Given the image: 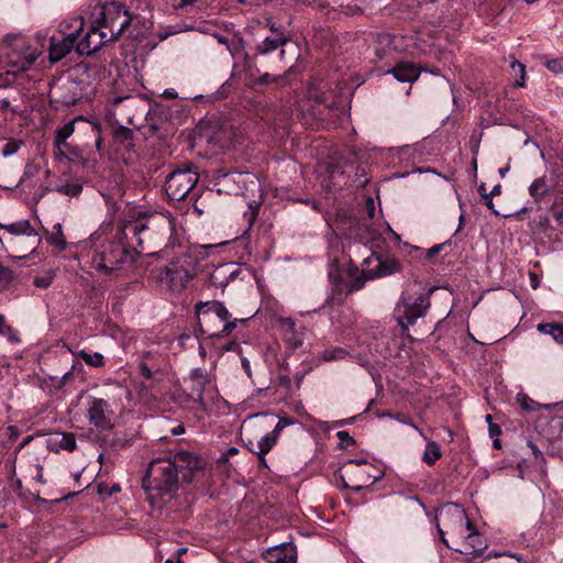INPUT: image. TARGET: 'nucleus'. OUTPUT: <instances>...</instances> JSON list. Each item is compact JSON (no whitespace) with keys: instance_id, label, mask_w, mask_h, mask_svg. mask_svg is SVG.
<instances>
[{"instance_id":"nucleus-8","label":"nucleus","mask_w":563,"mask_h":563,"mask_svg":"<svg viewBox=\"0 0 563 563\" xmlns=\"http://www.w3.org/2000/svg\"><path fill=\"white\" fill-rule=\"evenodd\" d=\"M91 21L101 30L107 31L115 41L130 25L131 15L124 5L119 2H106L98 4L91 12Z\"/></svg>"},{"instance_id":"nucleus-37","label":"nucleus","mask_w":563,"mask_h":563,"mask_svg":"<svg viewBox=\"0 0 563 563\" xmlns=\"http://www.w3.org/2000/svg\"><path fill=\"white\" fill-rule=\"evenodd\" d=\"M54 277L55 275L53 272H46L44 275L36 276L34 278V285L37 288L46 289L52 285Z\"/></svg>"},{"instance_id":"nucleus-12","label":"nucleus","mask_w":563,"mask_h":563,"mask_svg":"<svg viewBox=\"0 0 563 563\" xmlns=\"http://www.w3.org/2000/svg\"><path fill=\"white\" fill-rule=\"evenodd\" d=\"M0 230L3 231V234H0V242L2 245H12L15 238L26 236L29 239L30 253H34L42 241L41 236L31 225L29 220H20L8 224L0 222Z\"/></svg>"},{"instance_id":"nucleus-25","label":"nucleus","mask_w":563,"mask_h":563,"mask_svg":"<svg viewBox=\"0 0 563 563\" xmlns=\"http://www.w3.org/2000/svg\"><path fill=\"white\" fill-rule=\"evenodd\" d=\"M386 74H391L399 82H413L419 78V70L411 63H399Z\"/></svg>"},{"instance_id":"nucleus-42","label":"nucleus","mask_w":563,"mask_h":563,"mask_svg":"<svg viewBox=\"0 0 563 563\" xmlns=\"http://www.w3.org/2000/svg\"><path fill=\"white\" fill-rule=\"evenodd\" d=\"M298 2L318 10L328 9L329 0H297Z\"/></svg>"},{"instance_id":"nucleus-18","label":"nucleus","mask_w":563,"mask_h":563,"mask_svg":"<svg viewBox=\"0 0 563 563\" xmlns=\"http://www.w3.org/2000/svg\"><path fill=\"white\" fill-rule=\"evenodd\" d=\"M186 382L190 385L191 399L198 405L199 408L203 409L206 407L203 393L207 385H209L211 382L208 372L202 368H195L190 372Z\"/></svg>"},{"instance_id":"nucleus-63","label":"nucleus","mask_w":563,"mask_h":563,"mask_svg":"<svg viewBox=\"0 0 563 563\" xmlns=\"http://www.w3.org/2000/svg\"><path fill=\"white\" fill-rule=\"evenodd\" d=\"M121 490V487L119 484H114L109 488V492H107V496H112L115 493H119Z\"/></svg>"},{"instance_id":"nucleus-19","label":"nucleus","mask_w":563,"mask_h":563,"mask_svg":"<svg viewBox=\"0 0 563 563\" xmlns=\"http://www.w3.org/2000/svg\"><path fill=\"white\" fill-rule=\"evenodd\" d=\"M241 274L239 264L234 262L223 263L210 273V284L224 289L230 282L235 280Z\"/></svg>"},{"instance_id":"nucleus-34","label":"nucleus","mask_w":563,"mask_h":563,"mask_svg":"<svg viewBox=\"0 0 563 563\" xmlns=\"http://www.w3.org/2000/svg\"><path fill=\"white\" fill-rule=\"evenodd\" d=\"M23 145V140L11 139L1 148V154L3 157H10L16 154Z\"/></svg>"},{"instance_id":"nucleus-59","label":"nucleus","mask_w":563,"mask_h":563,"mask_svg":"<svg viewBox=\"0 0 563 563\" xmlns=\"http://www.w3.org/2000/svg\"><path fill=\"white\" fill-rule=\"evenodd\" d=\"M501 433L500 427L495 423H490L489 426V435L490 437H497Z\"/></svg>"},{"instance_id":"nucleus-16","label":"nucleus","mask_w":563,"mask_h":563,"mask_svg":"<svg viewBox=\"0 0 563 563\" xmlns=\"http://www.w3.org/2000/svg\"><path fill=\"white\" fill-rule=\"evenodd\" d=\"M55 100L64 106H74L82 98V91L78 81L66 79L52 88Z\"/></svg>"},{"instance_id":"nucleus-57","label":"nucleus","mask_w":563,"mask_h":563,"mask_svg":"<svg viewBox=\"0 0 563 563\" xmlns=\"http://www.w3.org/2000/svg\"><path fill=\"white\" fill-rule=\"evenodd\" d=\"M275 81H277V77L276 76H272L268 73L264 74L260 78V84H263V85H268V84L275 82Z\"/></svg>"},{"instance_id":"nucleus-53","label":"nucleus","mask_w":563,"mask_h":563,"mask_svg":"<svg viewBox=\"0 0 563 563\" xmlns=\"http://www.w3.org/2000/svg\"><path fill=\"white\" fill-rule=\"evenodd\" d=\"M200 197V190L198 191V195L192 198V196H190L188 199L190 201H194L192 203V207H194V211L198 214V216H201L203 213V209L198 205V199Z\"/></svg>"},{"instance_id":"nucleus-10","label":"nucleus","mask_w":563,"mask_h":563,"mask_svg":"<svg viewBox=\"0 0 563 563\" xmlns=\"http://www.w3.org/2000/svg\"><path fill=\"white\" fill-rule=\"evenodd\" d=\"M199 174L192 163H185L175 168L166 178L165 191L172 200H184L198 195Z\"/></svg>"},{"instance_id":"nucleus-6","label":"nucleus","mask_w":563,"mask_h":563,"mask_svg":"<svg viewBox=\"0 0 563 563\" xmlns=\"http://www.w3.org/2000/svg\"><path fill=\"white\" fill-rule=\"evenodd\" d=\"M84 25L85 21L81 16H74L64 21L59 26L62 33H66L67 29L75 33V51L79 55H91L107 42L113 41L112 35H108L107 31L101 30L92 21L86 31Z\"/></svg>"},{"instance_id":"nucleus-52","label":"nucleus","mask_w":563,"mask_h":563,"mask_svg":"<svg viewBox=\"0 0 563 563\" xmlns=\"http://www.w3.org/2000/svg\"><path fill=\"white\" fill-rule=\"evenodd\" d=\"M123 101H128L130 103H134V102L139 101V98L133 97V96H119V97H114L113 98V103L114 104L121 103Z\"/></svg>"},{"instance_id":"nucleus-30","label":"nucleus","mask_w":563,"mask_h":563,"mask_svg":"<svg viewBox=\"0 0 563 563\" xmlns=\"http://www.w3.org/2000/svg\"><path fill=\"white\" fill-rule=\"evenodd\" d=\"M47 242L56 247L58 251H64L67 247V242L63 234V229L60 223H56L53 228V232L47 233L46 238Z\"/></svg>"},{"instance_id":"nucleus-35","label":"nucleus","mask_w":563,"mask_h":563,"mask_svg":"<svg viewBox=\"0 0 563 563\" xmlns=\"http://www.w3.org/2000/svg\"><path fill=\"white\" fill-rule=\"evenodd\" d=\"M347 356V352L342 347L328 349L322 352V360L325 362L343 360Z\"/></svg>"},{"instance_id":"nucleus-17","label":"nucleus","mask_w":563,"mask_h":563,"mask_svg":"<svg viewBox=\"0 0 563 563\" xmlns=\"http://www.w3.org/2000/svg\"><path fill=\"white\" fill-rule=\"evenodd\" d=\"M63 37H51L48 47V58L52 64L62 60L68 53L75 48L76 36L70 29H67L66 33H63Z\"/></svg>"},{"instance_id":"nucleus-36","label":"nucleus","mask_w":563,"mask_h":563,"mask_svg":"<svg viewBox=\"0 0 563 563\" xmlns=\"http://www.w3.org/2000/svg\"><path fill=\"white\" fill-rule=\"evenodd\" d=\"M517 400L521 408L526 411H534L539 407V405L526 394H518Z\"/></svg>"},{"instance_id":"nucleus-60","label":"nucleus","mask_w":563,"mask_h":563,"mask_svg":"<svg viewBox=\"0 0 563 563\" xmlns=\"http://www.w3.org/2000/svg\"><path fill=\"white\" fill-rule=\"evenodd\" d=\"M285 429V427L278 421L277 424L274 427L273 431L271 432L272 435H274L276 439H278L280 432Z\"/></svg>"},{"instance_id":"nucleus-38","label":"nucleus","mask_w":563,"mask_h":563,"mask_svg":"<svg viewBox=\"0 0 563 563\" xmlns=\"http://www.w3.org/2000/svg\"><path fill=\"white\" fill-rule=\"evenodd\" d=\"M548 70L554 75H563V58H552L544 63Z\"/></svg>"},{"instance_id":"nucleus-49","label":"nucleus","mask_w":563,"mask_h":563,"mask_svg":"<svg viewBox=\"0 0 563 563\" xmlns=\"http://www.w3.org/2000/svg\"><path fill=\"white\" fill-rule=\"evenodd\" d=\"M280 323H282V327L284 329V334H288V332L290 333V332L296 331L295 330L296 323H295V321L292 319H290V318L283 319L280 321Z\"/></svg>"},{"instance_id":"nucleus-24","label":"nucleus","mask_w":563,"mask_h":563,"mask_svg":"<svg viewBox=\"0 0 563 563\" xmlns=\"http://www.w3.org/2000/svg\"><path fill=\"white\" fill-rule=\"evenodd\" d=\"M47 445L55 451L66 450L73 452L76 449V438L70 432H56L49 437Z\"/></svg>"},{"instance_id":"nucleus-5","label":"nucleus","mask_w":563,"mask_h":563,"mask_svg":"<svg viewBox=\"0 0 563 563\" xmlns=\"http://www.w3.org/2000/svg\"><path fill=\"white\" fill-rule=\"evenodd\" d=\"M118 242L108 241L97 245L90 254L91 267L103 275H112L132 267L135 254L123 243L124 239Z\"/></svg>"},{"instance_id":"nucleus-4","label":"nucleus","mask_w":563,"mask_h":563,"mask_svg":"<svg viewBox=\"0 0 563 563\" xmlns=\"http://www.w3.org/2000/svg\"><path fill=\"white\" fill-rule=\"evenodd\" d=\"M197 328L208 338H224L230 335L239 323L247 318H231V313L219 300L198 301L195 305Z\"/></svg>"},{"instance_id":"nucleus-13","label":"nucleus","mask_w":563,"mask_h":563,"mask_svg":"<svg viewBox=\"0 0 563 563\" xmlns=\"http://www.w3.org/2000/svg\"><path fill=\"white\" fill-rule=\"evenodd\" d=\"M365 465H367V462L363 459L349 461L345 465L344 474L341 475V479L345 488L360 492L363 487L373 484L378 479V476H372L362 468Z\"/></svg>"},{"instance_id":"nucleus-47","label":"nucleus","mask_w":563,"mask_h":563,"mask_svg":"<svg viewBox=\"0 0 563 563\" xmlns=\"http://www.w3.org/2000/svg\"><path fill=\"white\" fill-rule=\"evenodd\" d=\"M284 336L288 344L291 345L292 347H297L298 345L301 344V338L297 334L296 331L290 333L288 332V334H284Z\"/></svg>"},{"instance_id":"nucleus-50","label":"nucleus","mask_w":563,"mask_h":563,"mask_svg":"<svg viewBox=\"0 0 563 563\" xmlns=\"http://www.w3.org/2000/svg\"><path fill=\"white\" fill-rule=\"evenodd\" d=\"M257 213H258V210L257 208H251L250 211L245 212L244 213V217L249 223V229L253 225V223L255 222L256 218H257Z\"/></svg>"},{"instance_id":"nucleus-15","label":"nucleus","mask_w":563,"mask_h":563,"mask_svg":"<svg viewBox=\"0 0 563 563\" xmlns=\"http://www.w3.org/2000/svg\"><path fill=\"white\" fill-rule=\"evenodd\" d=\"M112 411L109 408V404L102 398L91 397L88 400L86 417L90 424L96 429L108 430L111 429L112 423Z\"/></svg>"},{"instance_id":"nucleus-27","label":"nucleus","mask_w":563,"mask_h":563,"mask_svg":"<svg viewBox=\"0 0 563 563\" xmlns=\"http://www.w3.org/2000/svg\"><path fill=\"white\" fill-rule=\"evenodd\" d=\"M74 131V122H68L56 130L55 145L58 147L60 154H63V150H69L70 146L67 140L73 135Z\"/></svg>"},{"instance_id":"nucleus-62","label":"nucleus","mask_w":563,"mask_h":563,"mask_svg":"<svg viewBox=\"0 0 563 563\" xmlns=\"http://www.w3.org/2000/svg\"><path fill=\"white\" fill-rule=\"evenodd\" d=\"M97 492L99 495L103 496V495H107V492H109V488L106 484H98Z\"/></svg>"},{"instance_id":"nucleus-55","label":"nucleus","mask_w":563,"mask_h":563,"mask_svg":"<svg viewBox=\"0 0 563 563\" xmlns=\"http://www.w3.org/2000/svg\"><path fill=\"white\" fill-rule=\"evenodd\" d=\"M11 71H8L7 74H0V88H5L11 84Z\"/></svg>"},{"instance_id":"nucleus-39","label":"nucleus","mask_w":563,"mask_h":563,"mask_svg":"<svg viewBox=\"0 0 563 563\" xmlns=\"http://www.w3.org/2000/svg\"><path fill=\"white\" fill-rule=\"evenodd\" d=\"M467 544L473 549L471 553H474L475 555H482L483 552L487 549V543L485 541L478 540V539H466Z\"/></svg>"},{"instance_id":"nucleus-61","label":"nucleus","mask_w":563,"mask_h":563,"mask_svg":"<svg viewBox=\"0 0 563 563\" xmlns=\"http://www.w3.org/2000/svg\"><path fill=\"white\" fill-rule=\"evenodd\" d=\"M278 421L286 428L288 426H291L296 422L295 419L292 418H289V417H283V418H279Z\"/></svg>"},{"instance_id":"nucleus-28","label":"nucleus","mask_w":563,"mask_h":563,"mask_svg":"<svg viewBox=\"0 0 563 563\" xmlns=\"http://www.w3.org/2000/svg\"><path fill=\"white\" fill-rule=\"evenodd\" d=\"M276 442L277 439L268 433L261 438V440L257 441L255 448H252L251 451L258 456V460L264 461V455H266L275 446Z\"/></svg>"},{"instance_id":"nucleus-56","label":"nucleus","mask_w":563,"mask_h":563,"mask_svg":"<svg viewBox=\"0 0 563 563\" xmlns=\"http://www.w3.org/2000/svg\"><path fill=\"white\" fill-rule=\"evenodd\" d=\"M366 209H367V216L369 219H372L374 217V212H375V205H374V199L368 197L366 199Z\"/></svg>"},{"instance_id":"nucleus-20","label":"nucleus","mask_w":563,"mask_h":563,"mask_svg":"<svg viewBox=\"0 0 563 563\" xmlns=\"http://www.w3.org/2000/svg\"><path fill=\"white\" fill-rule=\"evenodd\" d=\"M556 186L555 173L544 174L536 178L529 186V195L537 203L542 202L547 197L551 196Z\"/></svg>"},{"instance_id":"nucleus-22","label":"nucleus","mask_w":563,"mask_h":563,"mask_svg":"<svg viewBox=\"0 0 563 563\" xmlns=\"http://www.w3.org/2000/svg\"><path fill=\"white\" fill-rule=\"evenodd\" d=\"M372 0H329L328 9L340 11L345 15H354L363 11V9Z\"/></svg>"},{"instance_id":"nucleus-2","label":"nucleus","mask_w":563,"mask_h":563,"mask_svg":"<svg viewBox=\"0 0 563 563\" xmlns=\"http://www.w3.org/2000/svg\"><path fill=\"white\" fill-rule=\"evenodd\" d=\"M120 239L135 240L141 251L161 245L174 247L178 241L175 236V220L173 217L155 213L145 219L125 221L120 227Z\"/></svg>"},{"instance_id":"nucleus-54","label":"nucleus","mask_w":563,"mask_h":563,"mask_svg":"<svg viewBox=\"0 0 563 563\" xmlns=\"http://www.w3.org/2000/svg\"><path fill=\"white\" fill-rule=\"evenodd\" d=\"M443 249V244H437L427 251V258L432 260Z\"/></svg>"},{"instance_id":"nucleus-7","label":"nucleus","mask_w":563,"mask_h":563,"mask_svg":"<svg viewBox=\"0 0 563 563\" xmlns=\"http://www.w3.org/2000/svg\"><path fill=\"white\" fill-rule=\"evenodd\" d=\"M434 288L419 294L405 291L401 294L394 309V318L402 330V333L409 331V327L413 325L418 319L423 318L430 306V295Z\"/></svg>"},{"instance_id":"nucleus-32","label":"nucleus","mask_w":563,"mask_h":563,"mask_svg":"<svg viewBox=\"0 0 563 563\" xmlns=\"http://www.w3.org/2000/svg\"><path fill=\"white\" fill-rule=\"evenodd\" d=\"M442 456L440 445L434 441H428L422 455V461L428 465H433Z\"/></svg>"},{"instance_id":"nucleus-33","label":"nucleus","mask_w":563,"mask_h":563,"mask_svg":"<svg viewBox=\"0 0 563 563\" xmlns=\"http://www.w3.org/2000/svg\"><path fill=\"white\" fill-rule=\"evenodd\" d=\"M78 356L82 358L88 365L93 367H101L104 364L103 355L99 352L89 353L85 350L79 351Z\"/></svg>"},{"instance_id":"nucleus-31","label":"nucleus","mask_w":563,"mask_h":563,"mask_svg":"<svg viewBox=\"0 0 563 563\" xmlns=\"http://www.w3.org/2000/svg\"><path fill=\"white\" fill-rule=\"evenodd\" d=\"M510 75L515 79V87H525L526 86V66L518 62L517 59H512L510 65Z\"/></svg>"},{"instance_id":"nucleus-64","label":"nucleus","mask_w":563,"mask_h":563,"mask_svg":"<svg viewBox=\"0 0 563 563\" xmlns=\"http://www.w3.org/2000/svg\"><path fill=\"white\" fill-rule=\"evenodd\" d=\"M553 210H554V212H553L554 218H555L558 221L563 220V208H562V209H560V210H556V208H555V209H553Z\"/></svg>"},{"instance_id":"nucleus-14","label":"nucleus","mask_w":563,"mask_h":563,"mask_svg":"<svg viewBox=\"0 0 563 563\" xmlns=\"http://www.w3.org/2000/svg\"><path fill=\"white\" fill-rule=\"evenodd\" d=\"M437 519L452 529H461L463 526L468 530L466 539H472L478 534L477 528L467 518L465 510L456 504L448 503L437 512Z\"/></svg>"},{"instance_id":"nucleus-1","label":"nucleus","mask_w":563,"mask_h":563,"mask_svg":"<svg viewBox=\"0 0 563 563\" xmlns=\"http://www.w3.org/2000/svg\"><path fill=\"white\" fill-rule=\"evenodd\" d=\"M199 466L200 460L187 451L178 452L173 460H153L142 481L151 507L162 509L174 499L179 488V475L184 479H189L192 471Z\"/></svg>"},{"instance_id":"nucleus-46","label":"nucleus","mask_w":563,"mask_h":563,"mask_svg":"<svg viewBox=\"0 0 563 563\" xmlns=\"http://www.w3.org/2000/svg\"><path fill=\"white\" fill-rule=\"evenodd\" d=\"M115 137L120 140L121 142L131 141L132 140V130L129 128H120L115 132Z\"/></svg>"},{"instance_id":"nucleus-48","label":"nucleus","mask_w":563,"mask_h":563,"mask_svg":"<svg viewBox=\"0 0 563 563\" xmlns=\"http://www.w3.org/2000/svg\"><path fill=\"white\" fill-rule=\"evenodd\" d=\"M394 419H396L397 421H399L400 423H404V424H407V426H410L411 428H413L421 437L424 438V434L423 432L413 423L411 422L406 416L404 415H396L394 417Z\"/></svg>"},{"instance_id":"nucleus-51","label":"nucleus","mask_w":563,"mask_h":563,"mask_svg":"<svg viewBox=\"0 0 563 563\" xmlns=\"http://www.w3.org/2000/svg\"><path fill=\"white\" fill-rule=\"evenodd\" d=\"M10 110L13 114H16L19 111L16 108L11 106L10 100L8 99H0V111L4 112Z\"/></svg>"},{"instance_id":"nucleus-58","label":"nucleus","mask_w":563,"mask_h":563,"mask_svg":"<svg viewBox=\"0 0 563 563\" xmlns=\"http://www.w3.org/2000/svg\"><path fill=\"white\" fill-rule=\"evenodd\" d=\"M483 200L489 210H492L495 214H499V212L495 209L493 196H486L485 198H483Z\"/></svg>"},{"instance_id":"nucleus-23","label":"nucleus","mask_w":563,"mask_h":563,"mask_svg":"<svg viewBox=\"0 0 563 563\" xmlns=\"http://www.w3.org/2000/svg\"><path fill=\"white\" fill-rule=\"evenodd\" d=\"M288 41L289 38L285 35L284 32H278L277 34L265 37L258 44L256 52L261 55L269 54L278 48H283V46L288 43ZM284 49H280V54L284 55Z\"/></svg>"},{"instance_id":"nucleus-40","label":"nucleus","mask_w":563,"mask_h":563,"mask_svg":"<svg viewBox=\"0 0 563 563\" xmlns=\"http://www.w3.org/2000/svg\"><path fill=\"white\" fill-rule=\"evenodd\" d=\"M336 437L339 439V448L347 449L355 443V440L350 435L347 431H338Z\"/></svg>"},{"instance_id":"nucleus-41","label":"nucleus","mask_w":563,"mask_h":563,"mask_svg":"<svg viewBox=\"0 0 563 563\" xmlns=\"http://www.w3.org/2000/svg\"><path fill=\"white\" fill-rule=\"evenodd\" d=\"M129 444V440L125 438L124 434L119 435L114 434V437L109 441V446L121 450L124 449Z\"/></svg>"},{"instance_id":"nucleus-21","label":"nucleus","mask_w":563,"mask_h":563,"mask_svg":"<svg viewBox=\"0 0 563 563\" xmlns=\"http://www.w3.org/2000/svg\"><path fill=\"white\" fill-rule=\"evenodd\" d=\"M263 558L268 563H297V549L291 542L280 543L267 549Z\"/></svg>"},{"instance_id":"nucleus-44","label":"nucleus","mask_w":563,"mask_h":563,"mask_svg":"<svg viewBox=\"0 0 563 563\" xmlns=\"http://www.w3.org/2000/svg\"><path fill=\"white\" fill-rule=\"evenodd\" d=\"M81 191H82V186L79 184H68L63 189L64 194L71 196V197H76V196L80 195Z\"/></svg>"},{"instance_id":"nucleus-43","label":"nucleus","mask_w":563,"mask_h":563,"mask_svg":"<svg viewBox=\"0 0 563 563\" xmlns=\"http://www.w3.org/2000/svg\"><path fill=\"white\" fill-rule=\"evenodd\" d=\"M551 197H552V205H551L552 209H555L561 205L563 206V190L559 189L558 185L555 186Z\"/></svg>"},{"instance_id":"nucleus-29","label":"nucleus","mask_w":563,"mask_h":563,"mask_svg":"<svg viewBox=\"0 0 563 563\" xmlns=\"http://www.w3.org/2000/svg\"><path fill=\"white\" fill-rule=\"evenodd\" d=\"M538 331L541 333L551 335L552 339L559 343L563 344V325L559 323H540L537 327Z\"/></svg>"},{"instance_id":"nucleus-3","label":"nucleus","mask_w":563,"mask_h":563,"mask_svg":"<svg viewBox=\"0 0 563 563\" xmlns=\"http://www.w3.org/2000/svg\"><path fill=\"white\" fill-rule=\"evenodd\" d=\"M373 263H376L374 268H364L362 272H358L357 268L347 269L346 277L341 273L331 272L329 277L332 280L335 291L345 295L352 294L353 291L362 289L367 280L395 274L399 272L401 267L399 261L395 258L382 260L374 252L363 261V265L368 267Z\"/></svg>"},{"instance_id":"nucleus-9","label":"nucleus","mask_w":563,"mask_h":563,"mask_svg":"<svg viewBox=\"0 0 563 563\" xmlns=\"http://www.w3.org/2000/svg\"><path fill=\"white\" fill-rule=\"evenodd\" d=\"M2 51L12 74L29 69L42 54L38 47H33L22 35H7Z\"/></svg>"},{"instance_id":"nucleus-11","label":"nucleus","mask_w":563,"mask_h":563,"mask_svg":"<svg viewBox=\"0 0 563 563\" xmlns=\"http://www.w3.org/2000/svg\"><path fill=\"white\" fill-rule=\"evenodd\" d=\"M196 265L190 254L183 253L165 266L159 275L161 282L172 289L180 290L195 277Z\"/></svg>"},{"instance_id":"nucleus-26","label":"nucleus","mask_w":563,"mask_h":563,"mask_svg":"<svg viewBox=\"0 0 563 563\" xmlns=\"http://www.w3.org/2000/svg\"><path fill=\"white\" fill-rule=\"evenodd\" d=\"M395 36L387 32L376 34L375 56L378 60L386 58L396 47L393 45Z\"/></svg>"},{"instance_id":"nucleus-45","label":"nucleus","mask_w":563,"mask_h":563,"mask_svg":"<svg viewBox=\"0 0 563 563\" xmlns=\"http://www.w3.org/2000/svg\"><path fill=\"white\" fill-rule=\"evenodd\" d=\"M11 277H12L11 269H9L0 264V289L2 287H4L11 280Z\"/></svg>"}]
</instances>
